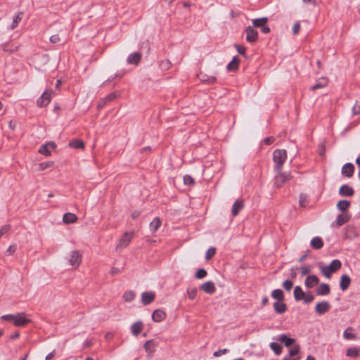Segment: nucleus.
I'll use <instances>...</instances> for the list:
<instances>
[{
	"mask_svg": "<svg viewBox=\"0 0 360 360\" xmlns=\"http://www.w3.org/2000/svg\"><path fill=\"white\" fill-rule=\"evenodd\" d=\"M136 297L135 292L133 291H127L123 295V299L126 302H131Z\"/></svg>",
	"mask_w": 360,
	"mask_h": 360,
	"instance_id": "nucleus-40",
	"label": "nucleus"
},
{
	"mask_svg": "<svg viewBox=\"0 0 360 360\" xmlns=\"http://www.w3.org/2000/svg\"><path fill=\"white\" fill-rule=\"evenodd\" d=\"M162 224L161 219L159 217H155L150 223V230L154 233L157 231V230L160 227Z\"/></svg>",
	"mask_w": 360,
	"mask_h": 360,
	"instance_id": "nucleus-28",
	"label": "nucleus"
},
{
	"mask_svg": "<svg viewBox=\"0 0 360 360\" xmlns=\"http://www.w3.org/2000/svg\"><path fill=\"white\" fill-rule=\"evenodd\" d=\"M271 297L274 299L277 300H278L277 302H281V301H283V300H284L283 292L280 289H276V290H273L271 292Z\"/></svg>",
	"mask_w": 360,
	"mask_h": 360,
	"instance_id": "nucleus-34",
	"label": "nucleus"
},
{
	"mask_svg": "<svg viewBox=\"0 0 360 360\" xmlns=\"http://www.w3.org/2000/svg\"><path fill=\"white\" fill-rule=\"evenodd\" d=\"M350 205V202L347 200H340L337 204V207L341 211L347 210Z\"/></svg>",
	"mask_w": 360,
	"mask_h": 360,
	"instance_id": "nucleus-38",
	"label": "nucleus"
},
{
	"mask_svg": "<svg viewBox=\"0 0 360 360\" xmlns=\"http://www.w3.org/2000/svg\"><path fill=\"white\" fill-rule=\"evenodd\" d=\"M10 229L9 225H4L0 228V238Z\"/></svg>",
	"mask_w": 360,
	"mask_h": 360,
	"instance_id": "nucleus-57",
	"label": "nucleus"
},
{
	"mask_svg": "<svg viewBox=\"0 0 360 360\" xmlns=\"http://www.w3.org/2000/svg\"><path fill=\"white\" fill-rule=\"evenodd\" d=\"M311 268L309 265L304 264L300 267V271L302 276H306L309 274L311 272Z\"/></svg>",
	"mask_w": 360,
	"mask_h": 360,
	"instance_id": "nucleus-43",
	"label": "nucleus"
},
{
	"mask_svg": "<svg viewBox=\"0 0 360 360\" xmlns=\"http://www.w3.org/2000/svg\"><path fill=\"white\" fill-rule=\"evenodd\" d=\"M143 324L141 321L135 322L131 327V333L137 336L143 330Z\"/></svg>",
	"mask_w": 360,
	"mask_h": 360,
	"instance_id": "nucleus-24",
	"label": "nucleus"
},
{
	"mask_svg": "<svg viewBox=\"0 0 360 360\" xmlns=\"http://www.w3.org/2000/svg\"><path fill=\"white\" fill-rule=\"evenodd\" d=\"M305 295V292L302 290L300 286H296L294 289V297L295 300H302Z\"/></svg>",
	"mask_w": 360,
	"mask_h": 360,
	"instance_id": "nucleus-29",
	"label": "nucleus"
},
{
	"mask_svg": "<svg viewBox=\"0 0 360 360\" xmlns=\"http://www.w3.org/2000/svg\"><path fill=\"white\" fill-rule=\"evenodd\" d=\"M278 340L283 343L286 347H290L291 345H294L295 340L290 338H288L286 335L282 334L281 335Z\"/></svg>",
	"mask_w": 360,
	"mask_h": 360,
	"instance_id": "nucleus-25",
	"label": "nucleus"
},
{
	"mask_svg": "<svg viewBox=\"0 0 360 360\" xmlns=\"http://www.w3.org/2000/svg\"><path fill=\"white\" fill-rule=\"evenodd\" d=\"M53 92L51 89L46 90L37 100V105L39 107L46 106L51 101Z\"/></svg>",
	"mask_w": 360,
	"mask_h": 360,
	"instance_id": "nucleus-5",
	"label": "nucleus"
},
{
	"mask_svg": "<svg viewBox=\"0 0 360 360\" xmlns=\"http://www.w3.org/2000/svg\"><path fill=\"white\" fill-rule=\"evenodd\" d=\"M274 310L276 313L278 314H283L287 310V306L286 304L283 302V301H281V302H276L274 304Z\"/></svg>",
	"mask_w": 360,
	"mask_h": 360,
	"instance_id": "nucleus-23",
	"label": "nucleus"
},
{
	"mask_svg": "<svg viewBox=\"0 0 360 360\" xmlns=\"http://www.w3.org/2000/svg\"><path fill=\"white\" fill-rule=\"evenodd\" d=\"M157 346L158 344L155 343L153 340H150L146 342L143 347L146 352L148 353V357L150 358L153 356Z\"/></svg>",
	"mask_w": 360,
	"mask_h": 360,
	"instance_id": "nucleus-9",
	"label": "nucleus"
},
{
	"mask_svg": "<svg viewBox=\"0 0 360 360\" xmlns=\"http://www.w3.org/2000/svg\"><path fill=\"white\" fill-rule=\"evenodd\" d=\"M246 40L249 42H255L258 39V33L252 27L249 26L245 29Z\"/></svg>",
	"mask_w": 360,
	"mask_h": 360,
	"instance_id": "nucleus-8",
	"label": "nucleus"
},
{
	"mask_svg": "<svg viewBox=\"0 0 360 360\" xmlns=\"http://www.w3.org/2000/svg\"><path fill=\"white\" fill-rule=\"evenodd\" d=\"M341 266L340 260L334 259L330 265L321 267V271L326 278H330L332 274L338 271Z\"/></svg>",
	"mask_w": 360,
	"mask_h": 360,
	"instance_id": "nucleus-2",
	"label": "nucleus"
},
{
	"mask_svg": "<svg viewBox=\"0 0 360 360\" xmlns=\"http://www.w3.org/2000/svg\"><path fill=\"white\" fill-rule=\"evenodd\" d=\"M1 48L5 52L12 53V52L15 51V48L10 47L9 44H3L1 45Z\"/></svg>",
	"mask_w": 360,
	"mask_h": 360,
	"instance_id": "nucleus-48",
	"label": "nucleus"
},
{
	"mask_svg": "<svg viewBox=\"0 0 360 360\" xmlns=\"http://www.w3.org/2000/svg\"><path fill=\"white\" fill-rule=\"evenodd\" d=\"M141 58L139 53H134L128 56L127 62L130 64L138 65Z\"/></svg>",
	"mask_w": 360,
	"mask_h": 360,
	"instance_id": "nucleus-26",
	"label": "nucleus"
},
{
	"mask_svg": "<svg viewBox=\"0 0 360 360\" xmlns=\"http://www.w3.org/2000/svg\"><path fill=\"white\" fill-rule=\"evenodd\" d=\"M31 322L30 319L27 317L24 313L15 314L13 324L17 327H24Z\"/></svg>",
	"mask_w": 360,
	"mask_h": 360,
	"instance_id": "nucleus-6",
	"label": "nucleus"
},
{
	"mask_svg": "<svg viewBox=\"0 0 360 360\" xmlns=\"http://www.w3.org/2000/svg\"><path fill=\"white\" fill-rule=\"evenodd\" d=\"M216 254V249L214 248H209L205 254V259L206 260H210L212 257L214 256Z\"/></svg>",
	"mask_w": 360,
	"mask_h": 360,
	"instance_id": "nucleus-42",
	"label": "nucleus"
},
{
	"mask_svg": "<svg viewBox=\"0 0 360 360\" xmlns=\"http://www.w3.org/2000/svg\"><path fill=\"white\" fill-rule=\"evenodd\" d=\"M92 345V341L91 340H86L84 342V347L87 348L90 347Z\"/></svg>",
	"mask_w": 360,
	"mask_h": 360,
	"instance_id": "nucleus-62",
	"label": "nucleus"
},
{
	"mask_svg": "<svg viewBox=\"0 0 360 360\" xmlns=\"http://www.w3.org/2000/svg\"><path fill=\"white\" fill-rule=\"evenodd\" d=\"M184 183L185 185H192L194 183V180L191 176L186 175L184 176Z\"/></svg>",
	"mask_w": 360,
	"mask_h": 360,
	"instance_id": "nucleus-51",
	"label": "nucleus"
},
{
	"mask_svg": "<svg viewBox=\"0 0 360 360\" xmlns=\"http://www.w3.org/2000/svg\"><path fill=\"white\" fill-rule=\"evenodd\" d=\"M113 338V333L111 332H108L105 334V338L108 340H111Z\"/></svg>",
	"mask_w": 360,
	"mask_h": 360,
	"instance_id": "nucleus-61",
	"label": "nucleus"
},
{
	"mask_svg": "<svg viewBox=\"0 0 360 360\" xmlns=\"http://www.w3.org/2000/svg\"><path fill=\"white\" fill-rule=\"evenodd\" d=\"M319 282V278L315 275H310L306 278L304 285L308 288H312L317 285Z\"/></svg>",
	"mask_w": 360,
	"mask_h": 360,
	"instance_id": "nucleus-14",
	"label": "nucleus"
},
{
	"mask_svg": "<svg viewBox=\"0 0 360 360\" xmlns=\"http://www.w3.org/2000/svg\"><path fill=\"white\" fill-rule=\"evenodd\" d=\"M311 246L314 249H321L323 246V242L320 237H315L311 240Z\"/></svg>",
	"mask_w": 360,
	"mask_h": 360,
	"instance_id": "nucleus-31",
	"label": "nucleus"
},
{
	"mask_svg": "<svg viewBox=\"0 0 360 360\" xmlns=\"http://www.w3.org/2000/svg\"><path fill=\"white\" fill-rule=\"evenodd\" d=\"M270 347L276 355H280L282 352V347L276 342H271Z\"/></svg>",
	"mask_w": 360,
	"mask_h": 360,
	"instance_id": "nucleus-39",
	"label": "nucleus"
},
{
	"mask_svg": "<svg viewBox=\"0 0 360 360\" xmlns=\"http://www.w3.org/2000/svg\"><path fill=\"white\" fill-rule=\"evenodd\" d=\"M133 238V233L131 232H125L122 237L119 240L116 249L117 250H123L125 248Z\"/></svg>",
	"mask_w": 360,
	"mask_h": 360,
	"instance_id": "nucleus-7",
	"label": "nucleus"
},
{
	"mask_svg": "<svg viewBox=\"0 0 360 360\" xmlns=\"http://www.w3.org/2000/svg\"><path fill=\"white\" fill-rule=\"evenodd\" d=\"M22 16H23V13L21 12H19L13 17V22L10 27L11 30H14L15 27H18L19 22L21 21V20L22 18Z\"/></svg>",
	"mask_w": 360,
	"mask_h": 360,
	"instance_id": "nucleus-32",
	"label": "nucleus"
},
{
	"mask_svg": "<svg viewBox=\"0 0 360 360\" xmlns=\"http://www.w3.org/2000/svg\"><path fill=\"white\" fill-rule=\"evenodd\" d=\"M330 304L328 302H318L315 307V311L318 314H323L328 311Z\"/></svg>",
	"mask_w": 360,
	"mask_h": 360,
	"instance_id": "nucleus-10",
	"label": "nucleus"
},
{
	"mask_svg": "<svg viewBox=\"0 0 360 360\" xmlns=\"http://www.w3.org/2000/svg\"><path fill=\"white\" fill-rule=\"evenodd\" d=\"M207 276V271L204 269H200L195 274V278L198 279H202Z\"/></svg>",
	"mask_w": 360,
	"mask_h": 360,
	"instance_id": "nucleus-46",
	"label": "nucleus"
},
{
	"mask_svg": "<svg viewBox=\"0 0 360 360\" xmlns=\"http://www.w3.org/2000/svg\"><path fill=\"white\" fill-rule=\"evenodd\" d=\"M228 352V349H219L218 351H216L214 352L213 355L215 356V357H219L223 354H225Z\"/></svg>",
	"mask_w": 360,
	"mask_h": 360,
	"instance_id": "nucleus-55",
	"label": "nucleus"
},
{
	"mask_svg": "<svg viewBox=\"0 0 360 360\" xmlns=\"http://www.w3.org/2000/svg\"><path fill=\"white\" fill-rule=\"evenodd\" d=\"M82 254L78 250L71 251L68 255V260L73 268H77L82 262Z\"/></svg>",
	"mask_w": 360,
	"mask_h": 360,
	"instance_id": "nucleus-3",
	"label": "nucleus"
},
{
	"mask_svg": "<svg viewBox=\"0 0 360 360\" xmlns=\"http://www.w3.org/2000/svg\"><path fill=\"white\" fill-rule=\"evenodd\" d=\"M349 220V216L347 213H342L338 216L336 224L340 226L347 223Z\"/></svg>",
	"mask_w": 360,
	"mask_h": 360,
	"instance_id": "nucleus-30",
	"label": "nucleus"
},
{
	"mask_svg": "<svg viewBox=\"0 0 360 360\" xmlns=\"http://www.w3.org/2000/svg\"><path fill=\"white\" fill-rule=\"evenodd\" d=\"M244 207L243 201L242 200L238 199L236 200L233 205L231 209V214L233 216H237L239 212L243 210Z\"/></svg>",
	"mask_w": 360,
	"mask_h": 360,
	"instance_id": "nucleus-15",
	"label": "nucleus"
},
{
	"mask_svg": "<svg viewBox=\"0 0 360 360\" xmlns=\"http://www.w3.org/2000/svg\"><path fill=\"white\" fill-rule=\"evenodd\" d=\"M239 60L234 57L232 60L228 64L227 69L229 70H235L238 68Z\"/></svg>",
	"mask_w": 360,
	"mask_h": 360,
	"instance_id": "nucleus-36",
	"label": "nucleus"
},
{
	"mask_svg": "<svg viewBox=\"0 0 360 360\" xmlns=\"http://www.w3.org/2000/svg\"><path fill=\"white\" fill-rule=\"evenodd\" d=\"M351 283L350 278L347 275H343L341 276L340 282V288L342 290H346Z\"/></svg>",
	"mask_w": 360,
	"mask_h": 360,
	"instance_id": "nucleus-20",
	"label": "nucleus"
},
{
	"mask_svg": "<svg viewBox=\"0 0 360 360\" xmlns=\"http://www.w3.org/2000/svg\"><path fill=\"white\" fill-rule=\"evenodd\" d=\"M200 289L207 294H213L216 288L212 281H207L200 285Z\"/></svg>",
	"mask_w": 360,
	"mask_h": 360,
	"instance_id": "nucleus-11",
	"label": "nucleus"
},
{
	"mask_svg": "<svg viewBox=\"0 0 360 360\" xmlns=\"http://www.w3.org/2000/svg\"><path fill=\"white\" fill-rule=\"evenodd\" d=\"M140 214H141V212L138 210H136L131 213V217L133 219H136V218L139 217L140 216Z\"/></svg>",
	"mask_w": 360,
	"mask_h": 360,
	"instance_id": "nucleus-63",
	"label": "nucleus"
},
{
	"mask_svg": "<svg viewBox=\"0 0 360 360\" xmlns=\"http://www.w3.org/2000/svg\"><path fill=\"white\" fill-rule=\"evenodd\" d=\"M354 172V166L352 163H346L342 167V174L347 176L351 177L352 176Z\"/></svg>",
	"mask_w": 360,
	"mask_h": 360,
	"instance_id": "nucleus-13",
	"label": "nucleus"
},
{
	"mask_svg": "<svg viewBox=\"0 0 360 360\" xmlns=\"http://www.w3.org/2000/svg\"><path fill=\"white\" fill-rule=\"evenodd\" d=\"M166 318V313L161 309H156L152 314V319L155 322H160Z\"/></svg>",
	"mask_w": 360,
	"mask_h": 360,
	"instance_id": "nucleus-18",
	"label": "nucleus"
},
{
	"mask_svg": "<svg viewBox=\"0 0 360 360\" xmlns=\"http://www.w3.org/2000/svg\"><path fill=\"white\" fill-rule=\"evenodd\" d=\"M197 292H198V290H197L196 288H191V289H188V290H187L188 297L191 300L195 299V297L197 295Z\"/></svg>",
	"mask_w": 360,
	"mask_h": 360,
	"instance_id": "nucleus-45",
	"label": "nucleus"
},
{
	"mask_svg": "<svg viewBox=\"0 0 360 360\" xmlns=\"http://www.w3.org/2000/svg\"><path fill=\"white\" fill-rule=\"evenodd\" d=\"M307 202V197L302 194L300 196L299 203L301 207H305Z\"/></svg>",
	"mask_w": 360,
	"mask_h": 360,
	"instance_id": "nucleus-53",
	"label": "nucleus"
},
{
	"mask_svg": "<svg viewBox=\"0 0 360 360\" xmlns=\"http://www.w3.org/2000/svg\"><path fill=\"white\" fill-rule=\"evenodd\" d=\"M200 79L202 82H207L208 84H213L216 82V78L213 76H209L207 78H204V76H202Z\"/></svg>",
	"mask_w": 360,
	"mask_h": 360,
	"instance_id": "nucleus-49",
	"label": "nucleus"
},
{
	"mask_svg": "<svg viewBox=\"0 0 360 360\" xmlns=\"http://www.w3.org/2000/svg\"><path fill=\"white\" fill-rule=\"evenodd\" d=\"M327 84H328V79L326 78L322 77V78H320L317 81V82H316V84L315 85L311 86L310 87V89L312 90V91H314V90L318 89L323 88Z\"/></svg>",
	"mask_w": 360,
	"mask_h": 360,
	"instance_id": "nucleus-27",
	"label": "nucleus"
},
{
	"mask_svg": "<svg viewBox=\"0 0 360 360\" xmlns=\"http://www.w3.org/2000/svg\"><path fill=\"white\" fill-rule=\"evenodd\" d=\"M339 193L342 196H352L354 192L352 187L347 185H342L339 189Z\"/></svg>",
	"mask_w": 360,
	"mask_h": 360,
	"instance_id": "nucleus-19",
	"label": "nucleus"
},
{
	"mask_svg": "<svg viewBox=\"0 0 360 360\" xmlns=\"http://www.w3.org/2000/svg\"><path fill=\"white\" fill-rule=\"evenodd\" d=\"M300 22H296L293 26H292V34L294 35H296L299 32H300Z\"/></svg>",
	"mask_w": 360,
	"mask_h": 360,
	"instance_id": "nucleus-50",
	"label": "nucleus"
},
{
	"mask_svg": "<svg viewBox=\"0 0 360 360\" xmlns=\"http://www.w3.org/2000/svg\"><path fill=\"white\" fill-rule=\"evenodd\" d=\"M274 141H275L274 137H273V136H269V137L266 138V139L264 140V143H265V144H266V145H270V144L273 143Z\"/></svg>",
	"mask_w": 360,
	"mask_h": 360,
	"instance_id": "nucleus-60",
	"label": "nucleus"
},
{
	"mask_svg": "<svg viewBox=\"0 0 360 360\" xmlns=\"http://www.w3.org/2000/svg\"><path fill=\"white\" fill-rule=\"evenodd\" d=\"M354 328L352 327H347L343 332V338L347 340H354L357 339V335L353 333Z\"/></svg>",
	"mask_w": 360,
	"mask_h": 360,
	"instance_id": "nucleus-17",
	"label": "nucleus"
},
{
	"mask_svg": "<svg viewBox=\"0 0 360 360\" xmlns=\"http://www.w3.org/2000/svg\"><path fill=\"white\" fill-rule=\"evenodd\" d=\"M300 351V347L297 345H294L290 349V356L292 357L296 356Z\"/></svg>",
	"mask_w": 360,
	"mask_h": 360,
	"instance_id": "nucleus-44",
	"label": "nucleus"
},
{
	"mask_svg": "<svg viewBox=\"0 0 360 360\" xmlns=\"http://www.w3.org/2000/svg\"><path fill=\"white\" fill-rule=\"evenodd\" d=\"M15 314H6L1 316V319L6 321H14Z\"/></svg>",
	"mask_w": 360,
	"mask_h": 360,
	"instance_id": "nucleus-54",
	"label": "nucleus"
},
{
	"mask_svg": "<svg viewBox=\"0 0 360 360\" xmlns=\"http://www.w3.org/2000/svg\"><path fill=\"white\" fill-rule=\"evenodd\" d=\"M353 112L355 114L360 113V101H356L354 105L353 106Z\"/></svg>",
	"mask_w": 360,
	"mask_h": 360,
	"instance_id": "nucleus-58",
	"label": "nucleus"
},
{
	"mask_svg": "<svg viewBox=\"0 0 360 360\" xmlns=\"http://www.w3.org/2000/svg\"><path fill=\"white\" fill-rule=\"evenodd\" d=\"M276 175L274 179V185L276 187L279 188L282 186L287 181L291 179L290 174L282 172L281 170L280 172H276Z\"/></svg>",
	"mask_w": 360,
	"mask_h": 360,
	"instance_id": "nucleus-4",
	"label": "nucleus"
},
{
	"mask_svg": "<svg viewBox=\"0 0 360 360\" xmlns=\"http://www.w3.org/2000/svg\"><path fill=\"white\" fill-rule=\"evenodd\" d=\"M235 47L240 54L244 55L245 53L246 49L243 46L236 44Z\"/></svg>",
	"mask_w": 360,
	"mask_h": 360,
	"instance_id": "nucleus-56",
	"label": "nucleus"
},
{
	"mask_svg": "<svg viewBox=\"0 0 360 360\" xmlns=\"http://www.w3.org/2000/svg\"><path fill=\"white\" fill-rule=\"evenodd\" d=\"M53 165V162H44L37 165V171H43L47 168H49Z\"/></svg>",
	"mask_w": 360,
	"mask_h": 360,
	"instance_id": "nucleus-41",
	"label": "nucleus"
},
{
	"mask_svg": "<svg viewBox=\"0 0 360 360\" xmlns=\"http://www.w3.org/2000/svg\"><path fill=\"white\" fill-rule=\"evenodd\" d=\"M287 152L285 149H276L273 153V160L275 164L274 169L276 172H280L283 168V165L286 161Z\"/></svg>",
	"mask_w": 360,
	"mask_h": 360,
	"instance_id": "nucleus-1",
	"label": "nucleus"
},
{
	"mask_svg": "<svg viewBox=\"0 0 360 360\" xmlns=\"http://www.w3.org/2000/svg\"><path fill=\"white\" fill-rule=\"evenodd\" d=\"M314 299V297L312 294L311 293H305V295L303 298V301L305 302V303H310Z\"/></svg>",
	"mask_w": 360,
	"mask_h": 360,
	"instance_id": "nucleus-52",
	"label": "nucleus"
},
{
	"mask_svg": "<svg viewBox=\"0 0 360 360\" xmlns=\"http://www.w3.org/2000/svg\"><path fill=\"white\" fill-rule=\"evenodd\" d=\"M50 41L55 44V43H58L60 41V37L58 36V34H53L52 35L51 37H50Z\"/></svg>",
	"mask_w": 360,
	"mask_h": 360,
	"instance_id": "nucleus-59",
	"label": "nucleus"
},
{
	"mask_svg": "<svg viewBox=\"0 0 360 360\" xmlns=\"http://www.w3.org/2000/svg\"><path fill=\"white\" fill-rule=\"evenodd\" d=\"M77 221V217L73 213L68 212L65 213L63 217V221L67 224L75 223Z\"/></svg>",
	"mask_w": 360,
	"mask_h": 360,
	"instance_id": "nucleus-21",
	"label": "nucleus"
},
{
	"mask_svg": "<svg viewBox=\"0 0 360 360\" xmlns=\"http://www.w3.org/2000/svg\"><path fill=\"white\" fill-rule=\"evenodd\" d=\"M318 295H326L330 293V287L326 283H321L316 290Z\"/></svg>",
	"mask_w": 360,
	"mask_h": 360,
	"instance_id": "nucleus-22",
	"label": "nucleus"
},
{
	"mask_svg": "<svg viewBox=\"0 0 360 360\" xmlns=\"http://www.w3.org/2000/svg\"><path fill=\"white\" fill-rule=\"evenodd\" d=\"M69 146L74 148H84V142L81 140H77V139L71 141L69 143Z\"/></svg>",
	"mask_w": 360,
	"mask_h": 360,
	"instance_id": "nucleus-37",
	"label": "nucleus"
},
{
	"mask_svg": "<svg viewBox=\"0 0 360 360\" xmlns=\"http://www.w3.org/2000/svg\"><path fill=\"white\" fill-rule=\"evenodd\" d=\"M155 295L153 292H144L141 295L142 302L144 304L151 303L155 299Z\"/></svg>",
	"mask_w": 360,
	"mask_h": 360,
	"instance_id": "nucleus-16",
	"label": "nucleus"
},
{
	"mask_svg": "<svg viewBox=\"0 0 360 360\" xmlns=\"http://www.w3.org/2000/svg\"><path fill=\"white\" fill-rule=\"evenodd\" d=\"M55 148L56 144L53 142H49L46 144L41 146L39 149V153L46 156H50L51 149H54Z\"/></svg>",
	"mask_w": 360,
	"mask_h": 360,
	"instance_id": "nucleus-12",
	"label": "nucleus"
},
{
	"mask_svg": "<svg viewBox=\"0 0 360 360\" xmlns=\"http://www.w3.org/2000/svg\"><path fill=\"white\" fill-rule=\"evenodd\" d=\"M346 356L352 358H356L359 356V350L358 348L352 347L347 349Z\"/></svg>",
	"mask_w": 360,
	"mask_h": 360,
	"instance_id": "nucleus-33",
	"label": "nucleus"
},
{
	"mask_svg": "<svg viewBox=\"0 0 360 360\" xmlns=\"http://www.w3.org/2000/svg\"><path fill=\"white\" fill-rule=\"evenodd\" d=\"M283 287L287 291H290L293 287V282L289 280H286L283 283Z\"/></svg>",
	"mask_w": 360,
	"mask_h": 360,
	"instance_id": "nucleus-47",
	"label": "nucleus"
},
{
	"mask_svg": "<svg viewBox=\"0 0 360 360\" xmlns=\"http://www.w3.org/2000/svg\"><path fill=\"white\" fill-rule=\"evenodd\" d=\"M267 23L266 18H261L252 20V24L256 27H262Z\"/></svg>",
	"mask_w": 360,
	"mask_h": 360,
	"instance_id": "nucleus-35",
	"label": "nucleus"
},
{
	"mask_svg": "<svg viewBox=\"0 0 360 360\" xmlns=\"http://www.w3.org/2000/svg\"><path fill=\"white\" fill-rule=\"evenodd\" d=\"M106 101L105 100H103V101H100L98 103V109H101L104 107Z\"/></svg>",
	"mask_w": 360,
	"mask_h": 360,
	"instance_id": "nucleus-64",
	"label": "nucleus"
}]
</instances>
